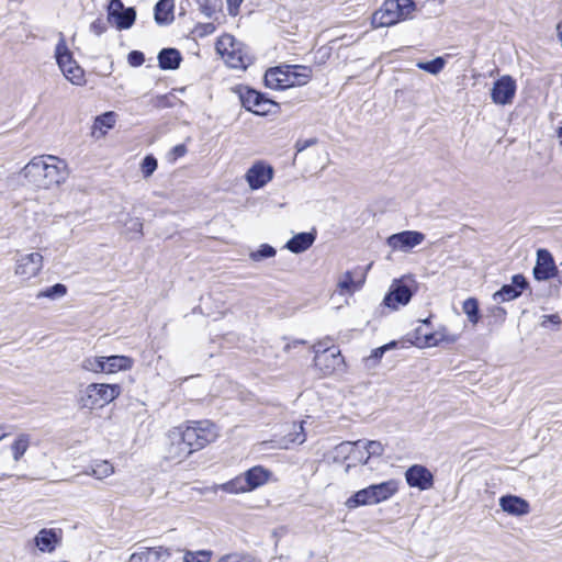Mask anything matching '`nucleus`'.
Masks as SVG:
<instances>
[{
	"label": "nucleus",
	"mask_w": 562,
	"mask_h": 562,
	"mask_svg": "<svg viewBox=\"0 0 562 562\" xmlns=\"http://www.w3.org/2000/svg\"><path fill=\"white\" fill-rule=\"evenodd\" d=\"M192 424L184 429L179 427L170 432L169 454L171 458H188L214 440V432L209 427H202L203 422H192Z\"/></svg>",
	"instance_id": "1"
},
{
	"label": "nucleus",
	"mask_w": 562,
	"mask_h": 562,
	"mask_svg": "<svg viewBox=\"0 0 562 562\" xmlns=\"http://www.w3.org/2000/svg\"><path fill=\"white\" fill-rule=\"evenodd\" d=\"M397 482L395 480L371 484L355 492L348 497L345 505L348 509H355L360 506L379 504L391 498L397 492Z\"/></svg>",
	"instance_id": "2"
},
{
	"label": "nucleus",
	"mask_w": 562,
	"mask_h": 562,
	"mask_svg": "<svg viewBox=\"0 0 562 562\" xmlns=\"http://www.w3.org/2000/svg\"><path fill=\"white\" fill-rule=\"evenodd\" d=\"M272 476V472L263 465H255L243 474L220 485V490L229 494L251 492L265 485Z\"/></svg>",
	"instance_id": "3"
},
{
	"label": "nucleus",
	"mask_w": 562,
	"mask_h": 562,
	"mask_svg": "<svg viewBox=\"0 0 562 562\" xmlns=\"http://www.w3.org/2000/svg\"><path fill=\"white\" fill-rule=\"evenodd\" d=\"M233 91L238 95L241 106L255 115H269L271 110L267 106H274L277 109L276 112L280 109V104L270 99L267 93L256 90L250 86L238 85L233 88Z\"/></svg>",
	"instance_id": "4"
},
{
	"label": "nucleus",
	"mask_w": 562,
	"mask_h": 562,
	"mask_svg": "<svg viewBox=\"0 0 562 562\" xmlns=\"http://www.w3.org/2000/svg\"><path fill=\"white\" fill-rule=\"evenodd\" d=\"M120 384L91 383L87 386L85 395L80 398V407L93 409L103 407L121 394Z\"/></svg>",
	"instance_id": "5"
},
{
	"label": "nucleus",
	"mask_w": 562,
	"mask_h": 562,
	"mask_svg": "<svg viewBox=\"0 0 562 562\" xmlns=\"http://www.w3.org/2000/svg\"><path fill=\"white\" fill-rule=\"evenodd\" d=\"M240 45L233 35L225 34L217 40L215 48L223 58H226L229 67L246 69L252 60L248 54L243 52Z\"/></svg>",
	"instance_id": "6"
},
{
	"label": "nucleus",
	"mask_w": 562,
	"mask_h": 562,
	"mask_svg": "<svg viewBox=\"0 0 562 562\" xmlns=\"http://www.w3.org/2000/svg\"><path fill=\"white\" fill-rule=\"evenodd\" d=\"M416 292V282L409 277L395 279L383 299V305L395 311L407 305Z\"/></svg>",
	"instance_id": "7"
},
{
	"label": "nucleus",
	"mask_w": 562,
	"mask_h": 562,
	"mask_svg": "<svg viewBox=\"0 0 562 562\" xmlns=\"http://www.w3.org/2000/svg\"><path fill=\"white\" fill-rule=\"evenodd\" d=\"M106 13L108 23L114 25L119 31L131 29L136 21V9L125 7L122 0H110Z\"/></svg>",
	"instance_id": "8"
},
{
	"label": "nucleus",
	"mask_w": 562,
	"mask_h": 562,
	"mask_svg": "<svg viewBox=\"0 0 562 562\" xmlns=\"http://www.w3.org/2000/svg\"><path fill=\"white\" fill-rule=\"evenodd\" d=\"M425 240V234L419 231H402L386 237L385 244L393 251L409 252Z\"/></svg>",
	"instance_id": "9"
},
{
	"label": "nucleus",
	"mask_w": 562,
	"mask_h": 562,
	"mask_svg": "<svg viewBox=\"0 0 562 562\" xmlns=\"http://www.w3.org/2000/svg\"><path fill=\"white\" fill-rule=\"evenodd\" d=\"M516 91V80L509 75H504L494 81L491 90V99L497 105L512 104Z\"/></svg>",
	"instance_id": "10"
},
{
	"label": "nucleus",
	"mask_w": 562,
	"mask_h": 562,
	"mask_svg": "<svg viewBox=\"0 0 562 562\" xmlns=\"http://www.w3.org/2000/svg\"><path fill=\"white\" fill-rule=\"evenodd\" d=\"M405 481L409 487L419 491H428L434 487L435 476L432 472L423 464H413L404 473Z\"/></svg>",
	"instance_id": "11"
},
{
	"label": "nucleus",
	"mask_w": 562,
	"mask_h": 562,
	"mask_svg": "<svg viewBox=\"0 0 562 562\" xmlns=\"http://www.w3.org/2000/svg\"><path fill=\"white\" fill-rule=\"evenodd\" d=\"M530 290L528 279L517 273L512 277L510 283L503 284L498 291L493 294V300L497 302H509L518 299L526 291Z\"/></svg>",
	"instance_id": "12"
},
{
	"label": "nucleus",
	"mask_w": 562,
	"mask_h": 562,
	"mask_svg": "<svg viewBox=\"0 0 562 562\" xmlns=\"http://www.w3.org/2000/svg\"><path fill=\"white\" fill-rule=\"evenodd\" d=\"M273 176V167L263 160H258L246 171L245 180L251 190H259L270 182Z\"/></svg>",
	"instance_id": "13"
},
{
	"label": "nucleus",
	"mask_w": 562,
	"mask_h": 562,
	"mask_svg": "<svg viewBox=\"0 0 562 562\" xmlns=\"http://www.w3.org/2000/svg\"><path fill=\"white\" fill-rule=\"evenodd\" d=\"M558 266L552 254L546 248L537 250L536 263L532 268V276L537 281H547L555 278Z\"/></svg>",
	"instance_id": "14"
},
{
	"label": "nucleus",
	"mask_w": 562,
	"mask_h": 562,
	"mask_svg": "<svg viewBox=\"0 0 562 562\" xmlns=\"http://www.w3.org/2000/svg\"><path fill=\"white\" fill-rule=\"evenodd\" d=\"M46 159L43 182H45L44 189H49L64 182L68 177V171L65 160L52 155H46Z\"/></svg>",
	"instance_id": "15"
},
{
	"label": "nucleus",
	"mask_w": 562,
	"mask_h": 562,
	"mask_svg": "<svg viewBox=\"0 0 562 562\" xmlns=\"http://www.w3.org/2000/svg\"><path fill=\"white\" fill-rule=\"evenodd\" d=\"M61 539V529L42 528L33 538V543L41 552L52 553L60 544Z\"/></svg>",
	"instance_id": "16"
},
{
	"label": "nucleus",
	"mask_w": 562,
	"mask_h": 562,
	"mask_svg": "<svg viewBox=\"0 0 562 562\" xmlns=\"http://www.w3.org/2000/svg\"><path fill=\"white\" fill-rule=\"evenodd\" d=\"M501 509L515 517H521L530 513V504L527 499L515 494H505L499 497Z\"/></svg>",
	"instance_id": "17"
},
{
	"label": "nucleus",
	"mask_w": 562,
	"mask_h": 562,
	"mask_svg": "<svg viewBox=\"0 0 562 562\" xmlns=\"http://www.w3.org/2000/svg\"><path fill=\"white\" fill-rule=\"evenodd\" d=\"M314 360L315 366L324 370L325 374L339 370L345 364V359L336 347L326 348L322 353H317Z\"/></svg>",
	"instance_id": "18"
},
{
	"label": "nucleus",
	"mask_w": 562,
	"mask_h": 562,
	"mask_svg": "<svg viewBox=\"0 0 562 562\" xmlns=\"http://www.w3.org/2000/svg\"><path fill=\"white\" fill-rule=\"evenodd\" d=\"M43 267V256L40 252H31L21 256L18 260L15 273L30 279L38 274Z\"/></svg>",
	"instance_id": "19"
},
{
	"label": "nucleus",
	"mask_w": 562,
	"mask_h": 562,
	"mask_svg": "<svg viewBox=\"0 0 562 562\" xmlns=\"http://www.w3.org/2000/svg\"><path fill=\"white\" fill-rule=\"evenodd\" d=\"M46 156L34 157L22 170L23 176L36 188H45L44 172L46 168Z\"/></svg>",
	"instance_id": "20"
},
{
	"label": "nucleus",
	"mask_w": 562,
	"mask_h": 562,
	"mask_svg": "<svg viewBox=\"0 0 562 562\" xmlns=\"http://www.w3.org/2000/svg\"><path fill=\"white\" fill-rule=\"evenodd\" d=\"M263 85L266 88L273 90L289 89L290 81L285 71V65L268 68L263 75Z\"/></svg>",
	"instance_id": "21"
},
{
	"label": "nucleus",
	"mask_w": 562,
	"mask_h": 562,
	"mask_svg": "<svg viewBox=\"0 0 562 562\" xmlns=\"http://www.w3.org/2000/svg\"><path fill=\"white\" fill-rule=\"evenodd\" d=\"M458 339L454 335H449L445 326L430 333H425L423 337H415L414 345L419 348L438 346L440 342L453 344Z\"/></svg>",
	"instance_id": "22"
},
{
	"label": "nucleus",
	"mask_w": 562,
	"mask_h": 562,
	"mask_svg": "<svg viewBox=\"0 0 562 562\" xmlns=\"http://www.w3.org/2000/svg\"><path fill=\"white\" fill-rule=\"evenodd\" d=\"M400 22L394 8L392 9L387 0H384L381 8L371 18V24L374 29L393 26Z\"/></svg>",
	"instance_id": "23"
},
{
	"label": "nucleus",
	"mask_w": 562,
	"mask_h": 562,
	"mask_svg": "<svg viewBox=\"0 0 562 562\" xmlns=\"http://www.w3.org/2000/svg\"><path fill=\"white\" fill-rule=\"evenodd\" d=\"M170 558L168 548H144V550L134 552L130 557V562H165Z\"/></svg>",
	"instance_id": "24"
},
{
	"label": "nucleus",
	"mask_w": 562,
	"mask_h": 562,
	"mask_svg": "<svg viewBox=\"0 0 562 562\" xmlns=\"http://www.w3.org/2000/svg\"><path fill=\"white\" fill-rule=\"evenodd\" d=\"M315 239L316 231L314 228L311 232L297 233L286 241L285 248L299 255L311 248Z\"/></svg>",
	"instance_id": "25"
},
{
	"label": "nucleus",
	"mask_w": 562,
	"mask_h": 562,
	"mask_svg": "<svg viewBox=\"0 0 562 562\" xmlns=\"http://www.w3.org/2000/svg\"><path fill=\"white\" fill-rule=\"evenodd\" d=\"M157 60L161 70H176L180 67L183 58L178 48L165 47L159 50Z\"/></svg>",
	"instance_id": "26"
},
{
	"label": "nucleus",
	"mask_w": 562,
	"mask_h": 562,
	"mask_svg": "<svg viewBox=\"0 0 562 562\" xmlns=\"http://www.w3.org/2000/svg\"><path fill=\"white\" fill-rule=\"evenodd\" d=\"M173 0H158L154 7V20L158 25H169L175 20Z\"/></svg>",
	"instance_id": "27"
},
{
	"label": "nucleus",
	"mask_w": 562,
	"mask_h": 562,
	"mask_svg": "<svg viewBox=\"0 0 562 562\" xmlns=\"http://www.w3.org/2000/svg\"><path fill=\"white\" fill-rule=\"evenodd\" d=\"M290 88L306 85L312 78V69L302 65H285Z\"/></svg>",
	"instance_id": "28"
},
{
	"label": "nucleus",
	"mask_w": 562,
	"mask_h": 562,
	"mask_svg": "<svg viewBox=\"0 0 562 562\" xmlns=\"http://www.w3.org/2000/svg\"><path fill=\"white\" fill-rule=\"evenodd\" d=\"M392 9L394 8L395 14L400 21L411 20L414 12L417 11V3L415 0H387Z\"/></svg>",
	"instance_id": "29"
},
{
	"label": "nucleus",
	"mask_w": 562,
	"mask_h": 562,
	"mask_svg": "<svg viewBox=\"0 0 562 562\" xmlns=\"http://www.w3.org/2000/svg\"><path fill=\"white\" fill-rule=\"evenodd\" d=\"M134 364L133 358L124 355H112L105 357L106 373H115L132 369Z\"/></svg>",
	"instance_id": "30"
},
{
	"label": "nucleus",
	"mask_w": 562,
	"mask_h": 562,
	"mask_svg": "<svg viewBox=\"0 0 562 562\" xmlns=\"http://www.w3.org/2000/svg\"><path fill=\"white\" fill-rule=\"evenodd\" d=\"M462 311L467 315L468 321L472 325L479 324L482 318V313L480 308V302L476 297L471 296L464 300L462 304Z\"/></svg>",
	"instance_id": "31"
},
{
	"label": "nucleus",
	"mask_w": 562,
	"mask_h": 562,
	"mask_svg": "<svg viewBox=\"0 0 562 562\" xmlns=\"http://www.w3.org/2000/svg\"><path fill=\"white\" fill-rule=\"evenodd\" d=\"M55 57L59 68L76 61L71 50L68 48L65 38L61 36L55 48Z\"/></svg>",
	"instance_id": "32"
},
{
	"label": "nucleus",
	"mask_w": 562,
	"mask_h": 562,
	"mask_svg": "<svg viewBox=\"0 0 562 562\" xmlns=\"http://www.w3.org/2000/svg\"><path fill=\"white\" fill-rule=\"evenodd\" d=\"M199 11L207 19H213L223 10V0H195Z\"/></svg>",
	"instance_id": "33"
},
{
	"label": "nucleus",
	"mask_w": 562,
	"mask_h": 562,
	"mask_svg": "<svg viewBox=\"0 0 562 562\" xmlns=\"http://www.w3.org/2000/svg\"><path fill=\"white\" fill-rule=\"evenodd\" d=\"M67 286L64 283H55L54 285L47 286L41 290L36 294V299L46 297L52 301L58 300L67 294Z\"/></svg>",
	"instance_id": "34"
},
{
	"label": "nucleus",
	"mask_w": 562,
	"mask_h": 562,
	"mask_svg": "<svg viewBox=\"0 0 562 562\" xmlns=\"http://www.w3.org/2000/svg\"><path fill=\"white\" fill-rule=\"evenodd\" d=\"M60 69L65 77L74 85H81L85 81L83 69L76 61Z\"/></svg>",
	"instance_id": "35"
},
{
	"label": "nucleus",
	"mask_w": 562,
	"mask_h": 562,
	"mask_svg": "<svg viewBox=\"0 0 562 562\" xmlns=\"http://www.w3.org/2000/svg\"><path fill=\"white\" fill-rule=\"evenodd\" d=\"M117 114L114 111H106L94 119L93 128L95 130H111L116 123Z\"/></svg>",
	"instance_id": "36"
},
{
	"label": "nucleus",
	"mask_w": 562,
	"mask_h": 562,
	"mask_svg": "<svg viewBox=\"0 0 562 562\" xmlns=\"http://www.w3.org/2000/svg\"><path fill=\"white\" fill-rule=\"evenodd\" d=\"M446 66V60L443 57H435L430 60L418 61L417 67L420 70H424L430 75L439 74Z\"/></svg>",
	"instance_id": "37"
},
{
	"label": "nucleus",
	"mask_w": 562,
	"mask_h": 562,
	"mask_svg": "<svg viewBox=\"0 0 562 562\" xmlns=\"http://www.w3.org/2000/svg\"><path fill=\"white\" fill-rule=\"evenodd\" d=\"M277 254L274 247L269 244H261L256 250L251 251L249 257L255 262H260L262 260L273 258Z\"/></svg>",
	"instance_id": "38"
},
{
	"label": "nucleus",
	"mask_w": 562,
	"mask_h": 562,
	"mask_svg": "<svg viewBox=\"0 0 562 562\" xmlns=\"http://www.w3.org/2000/svg\"><path fill=\"white\" fill-rule=\"evenodd\" d=\"M29 445H30L29 435L22 434V435L18 436V438L13 441V443L11 446V449L13 452V459L15 461H19L23 457V454L25 453V451L29 448Z\"/></svg>",
	"instance_id": "39"
},
{
	"label": "nucleus",
	"mask_w": 562,
	"mask_h": 562,
	"mask_svg": "<svg viewBox=\"0 0 562 562\" xmlns=\"http://www.w3.org/2000/svg\"><path fill=\"white\" fill-rule=\"evenodd\" d=\"M362 282H356L351 271H346L338 281V286L342 292L352 293L361 288Z\"/></svg>",
	"instance_id": "40"
},
{
	"label": "nucleus",
	"mask_w": 562,
	"mask_h": 562,
	"mask_svg": "<svg viewBox=\"0 0 562 562\" xmlns=\"http://www.w3.org/2000/svg\"><path fill=\"white\" fill-rule=\"evenodd\" d=\"M82 367L88 371L106 373L105 356L87 358L83 360Z\"/></svg>",
	"instance_id": "41"
},
{
	"label": "nucleus",
	"mask_w": 562,
	"mask_h": 562,
	"mask_svg": "<svg viewBox=\"0 0 562 562\" xmlns=\"http://www.w3.org/2000/svg\"><path fill=\"white\" fill-rule=\"evenodd\" d=\"M212 555L211 550L186 551L183 562H210Z\"/></svg>",
	"instance_id": "42"
},
{
	"label": "nucleus",
	"mask_w": 562,
	"mask_h": 562,
	"mask_svg": "<svg viewBox=\"0 0 562 562\" xmlns=\"http://www.w3.org/2000/svg\"><path fill=\"white\" fill-rule=\"evenodd\" d=\"M158 160L153 154L146 155L140 162V171L144 178H149L156 171Z\"/></svg>",
	"instance_id": "43"
},
{
	"label": "nucleus",
	"mask_w": 562,
	"mask_h": 562,
	"mask_svg": "<svg viewBox=\"0 0 562 562\" xmlns=\"http://www.w3.org/2000/svg\"><path fill=\"white\" fill-rule=\"evenodd\" d=\"M363 448L366 449V451L368 453L363 463H368V461L371 457H380L384 452V446L378 440H368L364 443Z\"/></svg>",
	"instance_id": "44"
},
{
	"label": "nucleus",
	"mask_w": 562,
	"mask_h": 562,
	"mask_svg": "<svg viewBox=\"0 0 562 562\" xmlns=\"http://www.w3.org/2000/svg\"><path fill=\"white\" fill-rule=\"evenodd\" d=\"M385 355V351L382 346L374 348L370 356L366 357L363 359V364L367 369H373L375 368L380 362L383 356Z\"/></svg>",
	"instance_id": "45"
},
{
	"label": "nucleus",
	"mask_w": 562,
	"mask_h": 562,
	"mask_svg": "<svg viewBox=\"0 0 562 562\" xmlns=\"http://www.w3.org/2000/svg\"><path fill=\"white\" fill-rule=\"evenodd\" d=\"M507 312L504 307L499 305H494L488 308L487 318L493 319L494 324H503L506 321ZM490 324H492V321H490Z\"/></svg>",
	"instance_id": "46"
},
{
	"label": "nucleus",
	"mask_w": 562,
	"mask_h": 562,
	"mask_svg": "<svg viewBox=\"0 0 562 562\" xmlns=\"http://www.w3.org/2000/svg\"><path fill=\"white\" fill-rule=\"evenodd\" d=\"M124 227L126 232L136 233L139 236L143 235V222L139 217H131L127 215L126 220L124 221Z\"/></svg>",
	"instance_id": "47"
},
{
	"label": "nucleus",
	"mask_w": 562,
	"mask_h": 562,
	"mask_svg": "<svg viewBox=\"0 0 562 562\" xmlns=\"http://www.w3.org/2000/svg\"><path fill=\"white\" fill-rule=\"evenodd\" d=\"M562 324V319L558 314H549L543 315L541 321V326L543 328H549L553 330H558Z\"/></svg>",
	"instance_id": "48"
},
{
	"label": "nucleus",
	"mask_w": 562,
	"mask_h": 562,
	"mask_svg": "<svg viewBox=\"0 0 562 562\" xmlns=\"http://www.w3.org/2000/svg\"><path fill=\"white\" fill-rule=\"evenodd\" d=\"M113 473V467L108 461H103L100 464H97L94 468H92V475H94L97 479H102L111 475Z\"/></svg>",
	"instance_id": "49"
},
{
	"label": "nucleus",
	"mask_w": 562,
	"mask_h": 562,
	"mask_svg": "<svg viewBox=\"0 0 562 562\" xmlns=\"http://www.w3.org/2000/svg\"><path fill=\"white\" fill-rule=\"evenodd\" d=\"M127 63L132 67H140L145 63V55L140 50H131L127 54Z\"/></svg>",
	"instance_id": "50"
},
{
	"label": "nucleus",
	"mask_w": 562,
	"mask_h": 562,
	"mask_svg": "<svg viewBox=\"0 0 562 562\" xmlns=\"http://www.w3.org/2000/svg\"><path fill=\"white\" fill-rule=\"evenodd\" d=\"M217 562H256V559L252 558L251 555L232 553L222 557Z\"/></svg>",
	"instance_id": "51"
},
{
	"label": "nucleus",
	"mask_w": 562,
	"mask_h": 562,
	"mask_svg": "<svg viewBox=\"0 0 562 562\" xmlns=\"http://www.w3.org/2000/svg\"><path fill=\"white\" fill-rule=\"evenodd\" d=\"M108 30L106 21L102 16L97 18L91 24H90V31L94 33L95 35L100 36Z\"/></svg>",
	"instance_id": "52"
},
{
	"label": "nucleus",
	"mask_w": 562,
	"mask_h": 562,
	"mask_svg": "<svg viewBox=\"0 0 562 562\" xmlns=\"http://www.w3.org/2000/svg\"><path fill=\"white\" fill-rule=\"evenodd\" d=\"M294 434L293 438H291V442L293 443H303L306 440V435L304 432L303 423H300L299 425L293 424Z\"/></svg>",
	"instance_id": "53"
},
{
	"label": "nucleus",
	"mask_w": 562,
	"mask_h": 562,
	"mask_svg": "<svg viewBox=\"0 0 562 562\" xmlns=\"http://www.w3.org/2000/svg\"><path fill=\"white\" fill-rule=\"evenodd\" d=\"M216 26L213 23H198L195 26V31L198 32L200 37L207 36L214 33Z\"/></svg>",
	"instance_id": "54"
},
{
	"label": "nucleus",
	"mask_w": 562,
	"mask_h": 562,
	"mask_svg": "<svg viewBox=\"0 0 562 562\" xmlns=\"http://www.w3.org/2000/svg\"><path fill=\"white\" fill-rule=\"evenodd\" d=\"M317 143H318V139L316 137H311V138H306V139L299 138L296 140L294 147L296 149V153H301V151L305 150L306 148L316 145Z\"/></svg>",
	"instance_id": "55"
},
{
	"label": "nucleus",
	"mask_w": 562,
	"mask_h": 562,
	"mask_svg": "<svg viewBox=\"0 0 562 562\" xmlns=\"http://www.w3.org/2000/svg\"><path fill=\"white\" fill-rule=\"evenodd\" d=\"M188 149L184 144H178L173 146L169 153L170 160H177L178 158L184 156Z\"/></svg>",
	"instance_id": "56"
},
{
	"label": "nucleus",
	"mask_w": 562,
	"mask_h": 562,
	"mask_svg": "<svg viewBox=\"0 0 562 562\" xmlns=\"http://www.w3.org/2000/svg\"><path fill=\"white\" fill-rule=\"evenodd\" d=\"M227 11L231 16H236L239 13L240 4L243 0H226Z\"/></svg>",
	"instance_id": "57"
},
{
	"label": "nucleus",
	"mask_w": 562,
	"mask_h": 562,
	"mask_svg": "<svg viewBox=\"0 0 562 562\" xmlns=\"http://www.w3.org/2000/svg\"><path fill=\"white\" fill-rule=\"evenodd\" d=\"M398 344L400 342L397 340H391L387 344H384L382 347H383L384 351L386 352V351L396 349L398 347Z\"/></svg>",
	"instance_id": "58"
},
{
	"label": "nucleus",
	"mask_w": 562,
	"mask_h": 562,
	"mask_svg": "<svg viewBox=\"0 0 562 562\" xmlns=\"http://www.w3.org/2000/svg\"><path fill=\"white\" fill-rule=\"evenodd\" d=\"M555 278L558 279L559 283L562 284V262L558 267V272L555 274Z\"/></svg>",
	"instance_id": "59"
},
{
	"label": "nucleus",
	"mask_w": 562,
	"mask_h": 562,
	"mask_svg": "<svg viewBox=\"0 0 562 562\" xmlns=\"http://www.w3.org/2000/svg\"><path fill=\"white\" fill-rule=\"evenodd\" d=\"M557 137L559 138L560 145L562 146V127L561 126H559L557 128Z\"/></svg>",
	"instance_id": "60"
},
{
	"label": "nucleus",
	"mask_w": 562,
	"mask_h": 562,
	"mask_svg": "<svg viewBox=\"0 0 562 562\" xmlns=\"http://www.w3.org/2000/svg\"><path fill=\"white\" fill-rule=\"evenodd\" d=\"M425 333H423V329L420 327L415 329V336L416 337H423Z\"/></svg>",
	"instance_id": "61"
},
{
	"label": "nucleus",
	"mask_w": 562,
	"mask_h": 562,
	"mask_svg": "<svg viewBox=\"0 0 562 562\" xmlns=\"http://www.w3.org/2000/svg\"><path fill=\"white\" fill-rule=\"evenodd\" d=\"M430 322H431V316H429V317H427V318H425V319H423V321H422V323H423V324H425V325H427V326H429V325H430Z\"/></svg>",
	"instance_id": "62"
},
{
	"label": "nucleus",
	"mask_w": 562,
	"mask_h": 562,
	"mask_svg": "<svg viewBox=\"0 0 562 562\" xmlns=\"http://www.w3.org/2000/svg\"><path fill=\"white\" fill-rule=\"evenodd\" d=\"M183 15H186V8L180 5L179 16H183Z\"/></svg>",
	"instance_id": "63"
},
{
	"label": "nucleus",
	"mask_w": 562,
	"mask_h": 562,
	"mask_svg": "<svg viewBox=\"0 0 562 562\" xmlns=\"http://www.w3.org/2000/svg\"><path fill=\"white\" fill-rule=\"evenodd\" d=\"M303 344H305V341H304V340H294V341H293V346H294V347H296L297 345H303Z\"/></svg>",
	"instance_id": "64"
}]
</instances>
